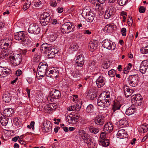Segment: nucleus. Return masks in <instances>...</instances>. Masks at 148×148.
<instances>
[{"instance_id":"nucleus-60","label":"nucleus","mask_w":148,"mask_h":148,"mask_svg":"<svg viewBox=\"0 0 148 148\" xmlns=\"http://www.w3.org/2000/svg\"><path fill=\"white\" fill-rule=\"evenodd\" d=\"M145 10V8L143 6H140L139 9V12L141 13H144Z\"/></svg>"},{"instance_id":"nucleus-62","label":"nucleus","mask_w":148,"mask_h":148,"mask_svg":"<svg viewBox=\"0 0 148 148\" xmlns=\"http://www.w3.org/2000/svg\"><path fill=\"white\" fill-rule=\"evenodd\" d=\"M18 141L19 143L21 144L25 145L26 143L23 140V139L22 138H19L18 140Z\"/></svg>"},{"instance_id":"nucleus-15","label":"nucleus","mask_w":148,"mask_h":148,"mask_svg":"<svg viewBox=\"0 0 148 148\" xmlns=\"http://www.w3.org/2000/svg\"><path fill=\"white\" fill-rule=\"evenodd\" d=\"M79 116L75 114H70L67 117V121L69 123L72 124H75L79 119Z\"/></svg>"},{"instance_id":"nucleus-45","label":"nucleus","mask_w":148,"mask_h":148,"mask_svg":"<svg viewBox=\"0 0 148 148\" xmlns=\"http://www.w3.org/2000/svg\"><path fill=\"white\" fill-rule=\"evenodd\" d=\"M11 72V71L9 69H6L4 67V69L3 75H2L3 77H6Z\"/></svg>"},{"instance_id":"nucleus-12","label":"nucleus","mask_w":148,"mask_h":148,"mask_svg":"<svg viewBox=\"0 0 148 148\" xmlns=\"http://www.w3.org/2000/svg\"><path fill=\"white\" fill-rule=\"evenodd\" d=\"M50 95L51 97L48 98V100L52 101L53 99H59L61 97V93L58 90L53 89L52 90L50 93Z\"/></svg>"},{"instance_id":"nucleus-18","label":"nucleus","mask_w":148,"mask_h":148,"mask_svg":"<svg viewBox=\"0 0 148 148\" xmlns=\"http://www.w3.org/2000/svg\"><path fill=\"white\" fill-rule=\"evenodd\" d=\"M52 125L49 121H47L43 123L42 127V131L45 132H48L51 130Z\"/></svg>"},{"instance_id":"nucleus-16","label":"nucleus","mask_w":148,"mask_h":148,"mask_svg":"<svg viewBox=\"0 0 148 148\" xmlns=\"http://www.w3.org/2000/svg\"><path fill=\"white\" fill-rule=\"evenodd\" d=\"M79 134L85 143H87L89 141H91V138L87 134L85 133L84 130H79Z\"/></svg>"},{"instance_id":"nucleus-5","label":"nucleus","mask_w":148,"mask_h":148,"mask_svg":"<svg viewBox=\"0 0 148 148\" xmlns=\"http://www.w3.org/2000/svg\"><path fill=\"white\" fill-rule=\"evenodd\" d=\"M82 16L86 19L87 21L89 22H92L94 18V14L91 10H89L87 9H84L82 10Z\"/></svg>"},{"instance_id":"nucleus-26","label":"nucleus","mask_w":148,"mask_h":148,"mask_svg":"<svg viewBox=\"0 0 148 148\" xmlns=\"http://www.w3.org/2000/svg\"><path fill=\"white\" fill-rule=\"evenodd\" d=\"M118 137L120 139L126 138L128 137V135L126 131L123 129L119 130L117 134Z\"/></svg>"},{"instance_id":"nucleus-19","label":"nucleus","mask_w":148,"mask_h":148,"mask_svg":"<svg viewBox=\"0 0 148 148\" xmlns=\"http://www.w3.org/2000/svg\"><path fill=\"white\" fill-rule=\"evenodd\" d=\"M0 43H1L0 45L1 48L7 50L8 47H9L10 45L11 44V40L6 39L1 41Z\"/></svg>"},{"instance_id":"nucleus-48","label":"nucleus","mask_w":148,"mask_h":148,"mask_svg":"<svg viewBox=\"0 0 148 148\" xmlns=\"http://www.w3.org/2000/svg\"><path fill=\"white\" fill-rule=\"evenodd\" d=\"M140 65L147 69L148 68V60H145L142 61Z\"/></svg>"},{"instance_id":"nucleus-59","label":"nucleus","mask_w":148,"mask_h":148,"mask_svg":"<svg viewBox=\"0 0 148 148\" xmlns=\"http://www.w3.org/2000/svg\"><path fill=\"white\" fill-rule=\"evenodd\" d=\"M95 64V61L94 60H93L91 61L89 63V66L90 67H92Z\"/></svg>"},{"instance_id":"nucleus-49","label":"nucleus","mask_w":148,"mask_h":148,"mask_svg":"<svg viewBox=\"0 0 148 148\" xmlns=\"http://www.w3.org/2000/svg\"><path fill=\"white\" fill-rule=\"evenodd\" d=\"M41 60L40 56V55H36L34 56L33 58V60L34 62H40Z\"/></svg>"},{"instance_id":"nucleus-51","label":"nucleus","mask_w":148,"mask_h":148,"mask_svg":"<svg viewBox=\"0 0 148 148\" xmlns=\"http://www.w3.org/2000/svg\"><path fill=\"white\" fill-rule=\"evenodd\" d=\"M128 0H118V2L119 5L121 6H123L127 2Z\"/></svg>"},{"instance_id":"nucleus-29","label":"nucleus","mask_w":148,"mask_h":148,"mask_svg":"<svg viewBox=\"0 0 148 148\" xmlns=\"http://www.w3.org/2000/svg\"><path fill=\"white\" fill-rule=\"evenodd\" d=\"M11 97L12 96L9 93L6 92L3 95V100L5 103H9L11 100Z\"/></svg>"},{"instance_id":"nucleus-56","label":"nucleus","mask_w":148,"mask_h":148,"mask_svg":"<svg viewBox=\"0 0 148 148\" xmlns=\"http://www.w3.org/2000/svg\"><path fill=\"white\" fill-rule=\"evenodd\" d=\"M133 20L132 19V17H129V18L128 19V25L129 26H131L132 25V24L133 23Z\"/></svg>"},{"instance_id":"nucleus-17","label":"nucleus","mask_w":148,"mask_h":148,"mask_svg":"<svg viewBox=\"0 0 148 148\" xmlns=\"http://www.w3.org/2000/svg\"><path fill=\"white\" fill-rule=\"evenodd\" d=\"M26 36L23 32H19L15 34L14 38L18 40H21L23 42L26 41V38H27V35Z\"/></svg>"},{"instance_id":"nucleus-6","label":"nucleus","mask_w":148,"mask_h":148,"mask_svg":"<svg viewBox=\"0 0 148 148\" xmlns=\"http://www.w3.org/2000/svg\"><path fill=\"white\" fill-rule=\"evenodd\" d=\"M51 16L47 12H44L40 17V22L41 24L45 26L48 24L50 21Z\"/></svg>"},{"instance_id":"nucleus-54","label":"nucleus","mask_w":148,"mask_h":148,"mask_svg":"<svg viewBox=\"0 0 148 148\" xmlns=\"http://www.w3.org/2000/svg\"><path fill=\"white\" fill-rule=\"evenodd\" d=\"M121 32L122 36H125L126 34V29L124 27L122 28L121 30Z\"/></svg>"},{"instance_id":"nucleus-46","label":"nucleus","mask_w":148,"mask_h":148,"mask_svg":"<svg viewBox=\"0 0 148 148\" xmlns=\"http://www.w3.org/2000/svg\"><path fill=\"white\" fill-rule=\"evenodd\" d=\"M78 46L75 43H73L70 46V49L73 51H76L78 48Z\"/></svg>"},{"instance_id":"nucleus-4","label":"nucleus","mask_w":148,"mask_h":148,"mask_svg":"<svg viewBox=\"0 0 148 148\" xmlns=\"http://www.w3.org/2000/svg\"><path fill=\"white\" fill-rule=\"evenodd\" d=\"M102 46L109 50H114L115 48L116 45L115 43L110 40L106 39L102 42Z\"/></svg>"},{"instance_id":"nucleus-20","label":"nucleus","mask_w":148,"mask_h":148,"mask_svg":"<svg viewBox=\"0 0 148 148\" xmlns=\"http://www.w3.org/2000/svg\"><path fill=\"white\" fill-rule=\"evenodd\" d=\"M84 57L83 55L81 54L78 55L77 58L76 60V64L77 66L79 67H82L84 65Z\"/></svg>"},{"instance_id":"nucleus-22","label":"nucleus","mask_w":148,"mask_h":148,"mask_svg":"<svg viewBox=\"0 0 148 148\" xmlns=\"http://www.w3.org/2000/svg\"><path fill=\"white\" fill-rule=\"evenodd\" d=\"M96 82L98 88H101L105 84V79L102 76H99L97 79Z\"/></svg>"},{"instance_id":"nucleus-50","label":"nucleus","mask_w":148,"mask_h":148,"mask_svg":"<svg viewBox=\"0 0 148 148\" xmlns=\"http://www.w3.org/2000/svg\"><path fill=\"white\" fill-rule=\"evenodd\" d=\"M57 37V34L56 33H52L50 35V39L51 40L54 41Z\"/></svg>"},{"instance_id":"nucleus-38","label":"nucleus","mask_w":148,"mask_h":148,"mask_svg":"<svg viewBox=\"0 0 148 148\" xmlns=\"http://www.w3.org/2000/svg\"><path fill=\"white\" fill-rule=\"evenodd\" d=\"M31 4V2L30 0H27L26 2L25 3L23 7V9L24 10H26L30 6Z\"/></svg>"},{"instance_id":"nucleus-64","label":"nucleus","mask_w":148,"mask_h":148,"mask_svg":"<svg viewBox=\"0 0 148 148\" xmlns=\"http://www.w3.org/2000/svg\"><path fill=\"white\" fill-rule=\"evenodd\" d=\"M58 12L59 13H61L63 11V8H59L57 9Z\"/></svg>"},{"instance_id":"nucleus-30","label":"nucleus","mask_w":148,"mask_h":148,"mask_svg":"<svg viewBox=\"0 0 148 148\" xmlns=\"http://www.w3.org/2000/svg\"><path fill=\"white\" fill-rule=\"evenodd\" d=\"M6 117L3 115H0V122L3 126H6L8 123V119Z\"/></svg>"},{"instance_id":"nucleus-58","label":"nucleus","mask_w":148,"mask_h":148,"mask_svg":"<svg viewBox=\"0 0 148 148\" xmlns=\"http://www.w3.org/2000/svg\"><path fill=\"white\" fill-rule=\"evenodd\" d=\"M4 67H0V78L3 77L2 75L4 74Z\"/></svg>"},{"instance_id":"nucleus-10","label":"nucleus","mask_w":148,"mask_h":148,"mask_svg":"<svg viewBox=\"0 0 148 148\" xmlns=\"http://www.w3.org/2000/svg\"><path fill=\"white\" fill-rule=\"evenodd\" d=\"M22 57L21 54H16L12 57L11 61L14 66L19 65L21 62Z\"/></svg>"},{"instance_id":"nucleus-31","label":"nucleus","mask_w":148,"mask_h":148,"mask_svg":"<svg viewBox=\"0 0 148 148\" xmlns=\"http://www.w3.org/2000/svg\"><path fill=\"white\" fill-rule=\"evenodd\" d=\"M122 104L119 101H114L112 109V111L114 112L116 110H119Z\"/></svg>"},{"instance_id":"nucleus-32","label":"nucleus","mask_w":148,"mask_h":148,"mask_svg":"<svg viewBox=\"0 0 148 148\" xmlns=\"http://www.w3.org/2000/svg\"><path fill=\"white\" fill-rule=\"evenodd\" d=\"M50 74H51L50 76V77L53 78H56L59 75V72L58 70H56L55 69H53L52 70H51L49 71Z\"/></svg>"},{"instance_id":"nucleus-34","label":"nucleus","mask_w":148,"mask_h":148,"mask_svg":"<svg viewBox=\"0 0 148 148\" xmlns=\"http://www.w3.org/2000/svg\"><path fill=\"white\" fill-rule=\"evenodd\" d=\"M45 46V43H44L43 44H42L41 46L40 47V50L41 51H43L44 53L46 54V55L48 56L49 58H50V53L51 52V50H49L48 51H46V49H47L46 48H44L43 46Z\"/></svg>"},{"instance_id":"nucleus-41","label":"nucleus","mask_w":148,"mask_h":148,"mask_svg":"<svg viewBox=\"0 0 148 148\" xmlns=\"http://www.w3.org/2000/svg\"><path fill=\"white\" fill-rule=\"evenodd\" d=\"M87 143L88 148H94L95 147V143L92 138L91 141H89Z\"/></svg>"},{"instance_id":"nucleus-43","label":"nucleus","mask_w":148,"mask_h":148,"mask_svg":"<svg viewBox=\"0 0 148 148\" xmlns=\"http://www.w3.org/2000/svg\"><path fill=\"white\" fill-rule=\"evenodd\" d=\"M90 131L91 132L95 134L99 132V130L98 128L91 126L90 128Z\"/></svg>"},{"instance_id":"nucleus-25","label":"nucleus","mask_w":148,"mask_h":148,"mask_svg":"<svg viewBox=\"0 0 148 148\" xmlns=\"http://www.w3.org/2000/svg\"><path fill=\"white\" fill-rule=\"evenodd\" d=\"M113 130V125L111 123L109 122L106 124L104 127L103 131L106 133H109Z\"/></svg>"},{"instance_id":"nucleus-52","label":"nucleus","mask_w":148,"mask_h":148,"mask_svg":"<svg viewBox=\"0 0 148 148\" xmlns=\"http://www.w3.org/2000/svg\"><path fill=\"white\" fill-rule=\"evenodd\" d=\"M147 69L143 67L140 65V71L142 74H144L145 73Z\"/></svg>"},{"instance_id":"nucleus-21","label":"nucleus","mask_w":148,"mask_h":148,"mask_svg":"<svg viewBox=\"0 0 148 148\" xmlns=\"http://www.w3.org/2000/svg\"><path fill=\"white\" fill-rule=\"evenodd\" d=\"M98 42L97 40H92L89 42L88 45V49L91 51L95 50L97 46Z\"/></svg>"},{"instance_id":"nucleus-36","label":"nucleus","mask_w":148,"mask_h":148,"mask_svg":"<svg viewBox=\"0 0 148 148\" xmlns=\"http://www.w3.org/2000/svg\"><path fill=\"white\" fill-rule=\"evenodd\" d=\"M99 144L101 145L103 147H107L110 144L109 140L107 139L104 140H100L99 141Z\"/></svg>"},{"instance_id":"nucleus-44","label":"nucleus","mask_w":148,"mask_h":148,"mask_svg":"<svg viewBox=\"0 0 148 148\" xmlns=\"http://www.w3.org/2000/svg\"><path fill=\"white\" fill-rule=\"evenodd\" d=\"M61 0H51L50 3V5L52 6L55 7L57 5V4L60 2Z\"/></svg>"},{"instance_id":"nucleus-37","label":"nucleus","mask_w":148,"mask_h":148,"mask_svg":"<svg viewBox=\"0 0 148 148\" xmlns=\"http://www.w3.org/2000/svg\"><path fill=\"white\" fill-rule=\"evenodd\" d=\"M9 55V53L7 50H4L1 51L0 54V58L3 59H5Z\"/></svg>"},{"instance_id":"nucleus-23","label":"nucleus","mask_w":148,"mask_h":148,"mask_svg":"<svg viewBox=\"0 0 148 148\" xmlns=\"http://www.w3.org/2000/svg\"><path fill=\"white\" fill-rule=\"evenodd\" d=\"M123 90L124 95L127 98L132 95L134 92L133 90L130 89L129 86L125 85L124 86Z\"/></svg>"},{"instance_id":"nucleus-55","label":"nucleus","mask_w":148,"mask_h":148,"mask_svg":"<svg viewBox=\"0 0 148 148\" xmlns=\"http://www.w3.org/2000/svg\"><path fill=\"white\" fill-rule=\"evenodd\" d=\"M110 66V64L108 63H107V62H105L104 64H103V67L104 69H107Z\"/></svg>"},{"instance_id":"nucleus-63","label":"nucleus","mask_w":148,"mask_h":148,"mask_svg":"<svg viewBox=\"0 0 148 148\" xmlns=\"http://www.w3.org/2000/svg\"><path fill=\"white\" fill-rule=\"evenodd\" d=\"M22 73V72L21 70H18L16 71V76H20Z\"/></svg>"},{"instance_id":"nucleus-9","label":"nucleus","mask_w":148,"mask_h":148,"mask_svg":"<svg viewBox=\"0 0 148 148\" xmlns=\"http://www.w3.org/2000/svg\"><path fill=\"white\" fill-rule=\"evenodd\" d=\"M45 46H43V48H46L47 49L46 51L47 52L49 50H51V52L50 53V58H53L55 57V54L57 53L58 51L57 47L56 46H52L51 45L45 43Z\"/></svg>"},{"instance_id":"nucleus-8","label":"nucleus","mask_w":148,"mask_h":148,"mask_svg":"<svg viewBox=\"0 0 148 148\" xmlns=\"http://www.w3.org/2000/svg\"><path fill=\"white\" fill-rule=\"evenodd\" d=\"M140 78L138 75H131L128 79V82L130 86L132 87L136 86L140 82Z\"/></svg>"},{"instance_id":"nucleus-3","label":"nucleus","mask_w":148,"mask_h":148,"mask_svg":"<svg viewBox=\"0 0 148 148\" xmlns=\"http://www.w3.org/2000/svg\"><path fill=\"white\" fill-rule=\"evenodd\" d=\"M75 26L70 22L64 23L62 26L61 31L63 34H68L74 31Z\"/></svg>"},{"instance_id":"nucleus-42","label":"nucleus","mask_w":148,"mask_h":148,"mask_svg":"<svg viewBox=\"0 0 148 148\" xmlns=\"http://www.w3.org/2000/svg\"><path fill=\"white\" fill-rule=\"evenodd\" d=\"M116 74V71L115 70L113 69H112L108 72V75L110 77H113Z\"/></svg>"},{"instance_id":"nucleus-2","label":"nucleus","mask_w":148,"mask_h":148,"mask_svg":"<svg viewBox=\"0 0 148 148\" xmlns=\"http://www.w3.org/2000/svg\"><path fill=\"white\" fill-rule=\"evenodd\" d=\"M47 68L48 65L47 64L40 63L37 69V77H44L47 73Z\"/></svg>"},{"instance_id":"nucleus-28","label":"nucleus","mask_w":148,"mask_h":148,"mask_svg":"<svg viewBox=\"0 0 148 148\" xmlns=\"http://www.w3.org/2000/svg\"><path fill=\"white\" fill-rule=\"evenodd\" d=\"M14 113V110L12 109L7 108L4 110L3 115L7 117H10L13 115Z\"/></svg>"},{"instance_id":"nucleus-39","label":"nucleus","mask_w":148,"mask_h":148,"mask_svg":"<svg viewBox=\"0 0 148 148\" xmlns=\"http://www.w3.org/2000/svg\"><path fill=\"white\" fill-rule=\"evenodd\" d=\"M114 26L112 24H108L105 27V29L106 31L108 32H110L113 29H114Z\"/></svg>"},{"instance_id":"nucleus-14","label":"nucleus","mask_w":148,"mask_h":148,"mask_svg":"<svg viewBox=\"0 0 148 148\" xmlns=\"http://www.w3.org/2000/svg\"><path fill=\"white\" fill-rule=\"evenodd\" d=\"M28 32L30 33L38 34L40 32V29L39 27L36 24H32L29 25Z\"/></svg>"},{"instance_id":"nucleus-40","label":"nucleus","mask_w":148,"mask_h":148,"mask_svg":"<svg viewBox=\"0 0 148 148\" xmlns=\"http://www.w3.org/2000/svg\"><path fill=\"white\" fill-rule=\"evenodd\" d=\"M86 111L88 113H92L94 111V108L91 104H90L87 107L86 109Z\"/></svg>"},{"instance_id":"nucleus-13","label":"nucleus","mask_w":148,"mask_h":148,"mask_svg":"<svg viewBox=\"0 0 148 148\" xmlns=\"http://www.w3.org/2000/svg\"><path fill=\"white\" fill-rule=\"evenodd\" d=\"M116 9L114 7H111L108 8L106 11L104 17L105 19H108L112 17L115 14Z\"/></svg>"},{"instance_id":"nucleus-7","label":"nucleus","mask_w":148,"mask_h":148,"mask_svg":"<svg viewBox=\"0 0 148 148\" xmlns=\"http://www.w3.org/2000/svg\"><path fill=\"white\" fill-rule=\"evenodd\" d=\"M42 107L46 113H51L57 108V106L56 103H50L47 104H44Z\"/></svg>"},{"instance_id":"nucleus-11","label":"nucleus","mask_w":148,"mask_h":148,"mask_svg":"<svg viewBox=\"0 0 148 148\" xmlns=\"http://www.w3.org/2000/svg\"><path fill=\"white\" fill-rule=\"evenodd\" d=\"M142 99L141 96L139 94L133 95L131 97L132 103L136 106H139L141 104Z\"/></svg>"},{"instance_id":"nucleus-24","label":"nucleus","mask_w":148,"mask_h":148,"mask_svg":"<svg viewBox=\"0 0 148 148\" xmlns=\"http://www.w3.org/2000/svg\"><path fill=\"white\" fill-rule=\"evenodd\" d=\"M104 118L101 115H98L95 118V122L97 125H102L104 124Z\"/></svg>"},{"instance_id":"nucleus-53","label":"nucleus","mask_w":148,"mask_h":148,"mask_svg":"<svg viewBox=\"0 0 148 148\" xmlns=\"http://www.w3.org/2000/svg\"><path fill=\"white\" fill-rule=\"evenodd\" d=\"M107 133H106V132H102L100 135V138L101 139V140H104L105 139H106V134Z\"/></svg>"},{"instance_id":"nucleus-57","label":"nucleus","mask_w":148,"mask_h":148,"mask_svg":"<svg viewBox=\"0 0 148 148\" xmlns=\"http://www.w3.org/2000/svg\"><path fill=\"white\" fill-rule=\"evenodd\" d=\"M76 108V107L75 106H71V107H69L68 108V110L69 111H74L75 110Z\"/></svg>"},{"instance_id":"nucleus-35","label":"nucleus","mask_w":148,"mask_h":148,"mask_svg":"<svg viewBox=\"0 0 148 148\" xmlns=\"http://www.w3.org/2000/svg\"><path fill=\"white\" fill-rule=\"evenodd\" d=\"M131 106L129 108L125 111L126 114L128 115H130L133 114L135 112V108Z\"/></svg>"},{"instance_id":"nucleus-33","label":"nucleus","mask_w":148,"mask_h":148,"mask_svg":"<svg viewBox=\"0 0 148 148\" xmlns=\"http://www.w3.org/2000/svg\"><path fill=\"white\" fill-rule=\"evenodd\" d=\"M70 72L71 75L74 78H78L81 75V73L77 69H76L74 71L71 70Z\"/></svg>"},{"instance_id":"nucleus-1","label":"nucleus","mask_w":148,"mask_h":148,"mask_svg":"<svg viewBox=\"0 0 148 148\" xmlns=\"http://www.w3.org/2000/svg\"><path fill=\"white\" fill-rule=\"evenodd\" d=\"M111 102V97L109 92L106 91L102 92L98 99L97 105L103 107H108Z\"/></svg>"},{"instance_id":"nucleus-47","label":"nucleus","mask_w":148,"mask_h":148,"mask_svg":"<svg viewBox=\"0 0 148 148\" xmlns=\"http://www.w3.org/2000/svg\"><path fill=\"white\" fill-rule=\"evenodd\" d=\"M141 53L143 54H146L148 53V45L145 48L142 47L140 49Z\"/></svg>"},{"instance_id":"nucleus-61","label":"nucleus","mask_w":148,"mask_h":148,"mask_svg":"<svg viewBox=\"0 0 148 148\" xmlns=\"http://www.w3.org/2000/svg\"><path fill=\"white\" fill-rule=\"evenodd\" d=\"M18 121L19 119L17 118H15L14 119V123L16 125L19 124Z\"/></svg>"},{"instance_id":"nucleus-27","label":"nucleus","mask_w":148,"mask_h":148,"mask_svg":"<svg viewBox=\"0 0 148 148\" xmlns=\"http://www.w3.org/2000/svg\"><path fill=\"white\" fill-rule=\"evenodd\" d=\"M118 124L119 127L122 128L127 126L129 125V123L125 118H124L119 121Z\"/></svg>"}]
</instances>
